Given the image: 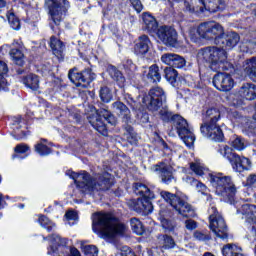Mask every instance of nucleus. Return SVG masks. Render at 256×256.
Returning <instances> with one entry per match:
<instances>
[{
    "label": "nucleus",
    "instance_id": "f257e3e1",
    "mask_svg": "<svg viewBox=\"0 0 256 256\" xmlns=\"http://www.w3.org/2000/svg\"><path fill=\"white\" fill-rule=\"evenodd\" d=\"M92 229L102 239H113L115 235H123L127 226L109 213L97 212L92 215Z\"/></svg>",
    "mask_w": 256,
    "mask_h": 256
},
{
    "label": "nucleus",
    "instance_id": "f03ea898",
    "mask_svg": "<svg viewBox=\"0 0 256 256\" xmlns=\"http://www.w3.org/2000/svg\"><path fill=\"white\" fill-rule=\"evenodd\" d=\"M68 175L73 179L74 183L84 191L89 193H95V191H105L111 187V179H109V173H104L99 177V182L91 180L87 172L76 173L68 172Z\"/></svg>",
    "mask_w": 256,
    "mask_h": 256
},
{
    "label": "nucleus",
    "instance_id": "7ed1b4c3",
    "mask_svg": "<svg viewBox=\"0 0 256 256\" xmlns=\"http://www.w3.org/2000/svg\"><path fill=\"white\" fill-rule=\"evenodd\" d=\"M198 63H208L212 71H219L225 69L227 63V51L219 47L202 48L197 53Z\"/></svg>",
    "mask_w": 256,
    "mask_h": 256
},
{
    "label": "nucleus",
    "instance_id": "20e7f679",
    "mask_svg": "<svg viewBox=\"0 0 256 256\" xmlns=\"http://www.w3.org/2000/svg\"><path fill=\"white\" fill-rule=\"evenodd\" d=\"M206 117L207 123L200 127L201 133L212 141H223V130L217 124L221 119V112L216 108H210L206 111Z\"/></svg>",
    "mask_w": 256,
    "mask_h": 256
},
{
    "label": "nucleus",
    "instance_id": "39448f33",
    "mask_svg": "<svg viewBox=\"0 0 256 256\" xmlns=\"http://www.w3.org/2000/svg\"><path fill=\"white\" fill-rule=\"evenodd\" d=\"M134 193H136V195H142V197L138 198L135 202L134 210H136L137 213H143L144 215L151 213V211H153L151 199H155V194L151 192V189H149L147 185L135 183Z\"/></svg>",
    "mask_w": 256,
    "mask_h": 256
},
{
    "label": "nucleus",
    "instance_id": "423d86ee",
    "mask_svg": "<svg viewBox=\"0 0 256 256\" xmlns=\"http://www.w3.org/2000/svg\"><path fill=\"white\" fill-rule=\"evenodd\" d=\"M88 121L101 135H107V124L117 125V118L111 114L108 110L102 109L97 111L96 109L91 110V114L88 116Z\"/></svg>",
    "mask_w": 256,
    "mask_h": 256
},
{
    "label": "nucleus",
    "instance_id": "0eeeda50",
    "mask_svg": "<svg viewBox=\"0 0 256 256\" xmlns=\"http://www.w3.org/2000/svg\"><path fill=\"white\" fill-rule=\"evenodd\" d=\"M210 183L214 187L217 195L223 197H233L237 193V188L230 176H226L223 173L210 174Z\"/></svg>",
    "mask_w": 256,
    "mask_h": 256
},
{
    "label": "nucleus",
    "instance_id": "6e6552de",
    "mask_svg": "<svg viewBox=\"0 0 256 256\" xmlns=\"http://www.w3.org/2000/svg\"><path fill=\"white\" fill-rule=\"evenodd\" d=\"M185 1L187 11L192 13H203L207 10L210 13H217V11H223L225 9V2L223 0H191Z\"/></svg>",
    "mask_w": 256,
    "mask_h": 256
},
{
    "label": "nucleus",
    "instance_id": "1a4fd4ad",
    "mask_svg": "<svg viewBox=\"0 0 256 256\" xmlns=\"http://www.w3.org/2000/svg\"><path fill=\"white\" fill-rule=\"evenodd\" d=\"M47 254L51 256H81V252L77 248L67 247V239L61 238L59 235L50 237Z\"/></svg>",
    "mask_w": 256,
    "mask_h": 256
},
{
    "label": "nucleus",
    "instance_id": "9d476101",
    "mask_svg": "<svg viewBox=\"0 0 256 256\" xmlns=\"http://www.w3.org/2000/svg\"><path fill=\"white\" fill-rule=\"evenodd\" d=\"M160 195L162 199H164L166 203H169V205H171L179 215H182V217H193V215H195L191 205L185 202V199L167 191L160 192Z\"/></svg>",
    "mask_w": 256,
    "mask_h": 256
},
{
    "label": "nucleus",
    "instance_id": "9b49d317",
    "mask_svg": "<svg viewBox=\"0 0 256 256\" xmlns=\"http://www.w3.org/2000/svg\"><path fill=\"white\" fill-rule=\"evenodd\" d=\"M172 121L177 129L180 139H182L186 147L191 149L195 144V133H193V129L189 126L187 120L181 117V115H174Z\"/></svg>",
    "mask_w": 256,
    "mask_h": 256
},
{
    "label": "nucleus",
    "instance_id": "f8f14e48",
    "mask_svg": "<svg viewBox=\"0 0 256 256\" xmlns=\"http://www.w3.org/2000/svg\"><path fill=\"white\" fill-rule=\"evenodd\" d=\"M209 213V228L219 239H227V224L223 216L219 214L215 206H211L208 209Z\"/></svg>",
    "mask_w": 256,
    "mask_h": 256
},
{
    "label": "nucleus",
    "instance_id": "ddd939ff",
    "mask_svg": "<svg viewBox=\"0 0 256 256\" xmlns=\"http://www.w3.org/2000/svg\"><path fill=\"white\" fill-rule=\"evenodd\" d=\"M197 33L202 39H215L216 45H221L220 39L224 35V30L221 24L212 21L200 24Z\"/></svg>",
    "mask_w": 256,
    "mask_h": 256
},
{
    "label": "nucleus",
    "instance_id": "4468645a",
    "mask_svg": "<svg viewBox=\"0 0 256 256\" xmlns=\"http://www.w3.org/2000/svg\"><path fill=\"white\" fill-rule=\"evenodd\" d=\"M46 7L49 11V16L51 21L55 23V25H59L63 18L65 17V13H67V9H69V1L67 0H46Z\"/></svg>",
    "mask_w": 256,
    "mask_h": 256
},
{
    "label": "nucleus",
    "instance_id": "2eb2a0df",
    "mask_svg": "<svg viewBox=\"0 0 256 256\" xmlns=\"http://www.w3.org/2000/svg\"><path fill=\"white\" fill-rule=\"evenodd\" d=\"M167 101L165 91L161 87L152 88L148 95L143 98V105L148 107L150 111H157L163 107V103Z\"/></svg>",
    "mask_w": 256,
    "mask_h": 256
},
{
    "label": "nucleus",
    "instance_id": "dca6fc26",
    "mask_svg": "<svg viewBox=\"0 0 256 256\" xmlns=\"http://www.w3.org/2000/svg\"><path fill=\"white\" fill-rule=\"evenodd\" d=\"M68 77L76 87H89V83L95 79V73L91 72V69H86L83 72H75L70 70Z\"/></svg>",
    "mask_w": 256,
    "mask_h": 256
},
{
    "label": "nucleus",
    "instance_id": "f3484780",
    "mask_svg": "<svg viewBox=\"0 0 256 256\" xmlns=\"http://www.w3.org/2000/svg\"><path fill=\"white\" fill-rule=\"evenodd\" d=\"M213 85L218 91H231L235 87V80L231 74L218 73L213 77Z\"/></svg>",
    "mask_w": 256,
    "mask_h": 256
},
{
    "label": "nucleus",
    "instance_id": "a211bd4d",
    "mask_svg": "<svg viewBox=\"0 0 256 256\" xmlns=\"http://www.w3.org/2000/svg\"><path fill=\"white\" fill-rule=\"evenodd\" d=\"M157 37L164 45L173 46L177 43V31L171 27L161 26L157 29Z\"/></svg>",
    "mask_w": 256,
    "mask_h": 256
},
{
    "label": "nucleus",
    "instance_id": "6ab92c4d",
    "mask_svg": "<svg viewBox=\"0 0 256 256\" xmlns=\"http://www.w3.org/2000/svg\"><path fill=\"white\" fill-rule=\"evenodd\" d=\"M233 171L236 173H243L244 171H251V160L245 156L239 154H233V158L230 160Z\"/></svg>",
    "mask_w": 256,
    "mask_h": 256
},
{
    "label": "nucleus",
    "instance_id": "aec40b11",
    "mask_svg": "<svg viewBox=\"0 0 256 256\" xmlns=\"http://www.w3.org/2000/svg\"><path fill=\"white\" fill-rule=\"evenodd\" d=\"M171 217H173V212H171L169 208L161 206L158 219L165 231L171 232L175 229V222L171 219Z\"/></svg>",
    "mask_w": 256,
    "mask_h": 256
},
{
    "label": "nucleus",
    "instance_id": "412c9836",
    "mask_svg": "<svg viewBox=\"0 0 256 256\" xmlns=\"http://www.w3.org/2000/svg\"><path fill=\"white\" fill-rule=\"evenodd\" d=\"M149 49H151V40L149 37L146 35L140 36L134 47L136 55H145L149 53Z\"/></svg>",
    "mask_w": 256,
    "mask_h": 256
},
{
    "label": "nucleus",
    "instance_id": "4be33fe9",
    "mask_svg": "<svg viewBox=\"0 0 256 256\" xmlns=\"http://www.w3.org/2000/svg\"><path fill=\"white\" fill-rule=\"evenodd\" d=\"M242 214L245 215L247 223H251L254 233H256V206L251 204H244L242 206Z\"/></svg>",
    "mask_w": 256,
    "mask_h": 256
},
{
    "label": "nucleus",
    "instance_id": "5701e85b",
    "mask_svg": "<svg viewBox=\"0 0 256 256\" xmlns=\"http://www.w3.org/2000/svg\"><path fill=\"white\" fill-rule=\"evenodd\" d=\"M220 44L222 47H225L226 49H233L239 43L240 37L239 34L235 32H230L226 36H221L220 37Z\"/></svg>",
    "mask_w": 256,
    "mask_h": 256
},
{
    "label": "nucleus",
    "instance_id": "b1692460",
    "mask_svg": "<svg viewBox=\"0 0 256 256\" xmlns=\"http://www.w3.org/2000/svg\"><path fill=\"white\" fill-rule=\"evenodd\" d=\"M240 97L247 99L248 101H254L256 99V85L253 83H245L239 90Z\"/></svg>",
    "mask_w": 256,
    "mask_h": 256
},
{
    "label": "nucleus",
    "instance_id": "393cba45",
    "mask_svg": "<svg viewBox=\"0 0 256 256\" xmlns=\"http://www.w3.org/2000/svg\"><path fill=\"white\" fill-rule=\"evenodd\" d=\"M49 46L52 49L53 55L57 57V59H63V52L65 51V45L59 38L55 36H51Z\"/></svg>",
    "mask_w": 256,
    "mask_h": 256
},
{
    "label": "nucleus",
    "instance_id": "a878e982",
    "mask_svg": "<svg viewBox=\"0 0 256 256\" xmlns=\"http://www.w3.org/2000/svg\"><path fill=\"white\" fill-rule=\"evenodd\" d=\"M112 109L114 113L120 115V117L124 118L125 121H129V119L131 118V111L125 106V104L120 101L114 102L112 104Z\"/></svg>",
    "mask_w": 256,
    "mask_h": 256
},
{
    "label": "nucleus",
    "instance_id": "bb28decb",
    "mask_svg": "<svg viewBox=\"0 0 256 256\" xmlns=\"http://www.w3.org/2000/svg\"><path fill=\"white\" fill-rule=\"evenodd\" d=\"M142 19L145 29H147L149 33H155V31H157V20H155V17L149 13H144Z\"/></svg>",
    "mask_w": 256,
    "mask_h": 256
},
{
    "label": "nucleus",
    "instance_id": "cd10ccee",
    "mask_svg": "<svg viewBox=\"0 0 256 256\" xmlns=\"http://www.w3.org/2000/svg\"><path fill=\"white\" fill-rule=\"evenodd\" d=\"M108 73L110 77L117 82L119 87H125V77H123L121 71H119L115 66H110L108 68Z\"/></svg>",
    "mask_w": 256,
    "mask_h": 256
},
{
    "label": "nucleus",
    "instance_id": "c85d7f7f",
    "mask_svg": "<svg viewBox=\"0 0 256 256\" xmlns=\"http://www.w3.org/2000/svg\"><path fill=\"white\" fill-rule=\"evenodd\" d=\"M243 70L249 77H256V57H252L244 62Z\"/></svg>",
    "mask_w": 256,
    "mask_h": 256
},
{
    "label": "nucleus",
    "instance_id": "c756f323",
    "mask_svg": "<svg viewBox=\"0 0 256 256\" xmlns=\"http://www.w3.org/2000/svg\"><path fill=\"white\" fill-rule=\"evenodd\" d=\"M23 83L32 91H37L39 89V77L35 74H29L23 79Z\"/></svg>",
    "mask_w": 256,
    "mask_h": 256
},
{
    "label": "nucleus",
    "instance_id": "7c9ffc66",
    "mask_svg": "<svg viewBox=\"0 0 256 256\" xmlns=\"http://www.w3.org/2000/svg\"><path fill=\"white\" fill-rule=\"evenodd\" d=\"M162 182L169 185L175 177H173V168L171 166H164L160 170Z\"/></svg>",
    "mask_w": 256,
    "mask_h": 256
},
{
    "label": "nucleus",
    "instance_id": "2f4dec72",
    "mask_svg": "<svg viewBox=\"0 0 256 256\" xmlns=\"http://www.w3.org/2000/svg\"><path fill=\"white\" fill-rule=\"evenodd\" d=\"M190 169L195 173V175H199L200 177H203V175H206L207 168L201 163V160H195V162L190 163Z\"/></svg>",
    "mask_w": 256,
    "mask_h": 256
},
{
    "label": "nucleus",
    "instance_id": "473e14b6",
    "mask_svg": "<svg viewBox=\"0 0 256 256\" xmlns=\"http://www.w3.org/2000/svg\"><path fill=\"white\" fill-rule=\"evenodd\" d=\"M230 147L232 150L235 151H245V148L247 147V142H245V139L236 136L234 139L230 141Z\"/></svg>",
    "mask_w": 256,
    "mask_h": 256
},
{
    "label": "nucleus",
    "instance_id": "72a5a7b5",
    "mask_svg": "<svg viewBox=\"0 0 256 256\" xmlns=\"http://www.w3.org/2000/svg\"><path fill=\"white\" fill-rule=\"evenodd\" d=\"M7 72V64L0 61V89H3V91H7V80L5 79V77H7Z\"/></svg>",
    "mask_w": 256,
    "mask_h": 256
},
{
    "label": "nucleus",
    "instance_id": "f704fd0d",
    "mask_svg": "<svg viewBox=\"0 0 256 256\" xmlns=\"http://www.w3.org/2000/svg\"><path fill=\"white\" fill-rule=\"evenodd\" d=\"M147 77L150 81H152V83H159V81H161V74H159V67L157 65L150 66Z\"/></svg>",
    "mask_w": 256,
    "mask_h": 256
},
{
    "label": "nucleus",
    "instance_id": "c9c22d12",
    "mask_svg": "<svg viewBox=\"0 0 256 256\" xmlns=\"http://www.w3.org/2000/svg\"><path fill=\"white\" fill-rule=\"evenodd\" d=\"M217 151L224 157V159H228L230 162L233 159V155H235V153H233V148L227 145H220Z\"/></svg>",
    "mask_w": 256,
    "mask_h": 256
},
{
    "label": "nucleus",
    "instance_id": "e433bc0d",
    "mask_svg": "<svg viewBox=\"0 0 256 256\" xmlns=\"http://www.w3.org/2000/svg\"><path fill=\"white\" fill-rule=\"evenodd\" d=\"M10 56L12 61L20 67L23 66V63H25V61L23 60V52H21V50L19 49H12L10 51Z\"/></svg>",
    "mask_w": 256,
    "mask_h": 256
},
{
    "label": "nucleus",
    "instance_id": "4c0bfd02",
    "mask_svg": "<svg viewBox=\"0 0 256 256\" xmlns=\"http://www.w3.org/2000/svg\"><path fill=\"white\" fill-rule=\"evenodd\" d=\"M7 19L10 24V26L15 30L19 31L21 29V22L19 21V18L16 17L14 12L9 11L7 13Z\"/></svg>",
    "mask_w": 256,
    "mask_h": 256
},
{
    "label": "nucleus",
    "instance_id": "58836bf2",
    "mask_svg": "<svg viewBox=\"0 0 256 256\" xmlns=\"http://www.w3.org/2000/svg\"><path fill=\"white\" fill-rule=\"evenodd\" d=\"M185 181H186V183H189L190 185H192V187H196V189L200 193H202V194L207 193V186H205V184L197 181L196 179H194L192 177H186Z\"/></svg>",
    "mask_w": 256,
    "mask_h": 256
},
{
    "label": "nucleus",
    "instance_id": "ea45409f",
    "mask_svg": "<svg viewBox=\"0 0 256 256\" xmlns=\"http://www.w3.org/2000/svg\"><path fill=\"white\" fill-rule=\"evenodd\" d=\"M130 225L132 227V231H134L136 235H143V233L145 232L143 223H141L140 220L137 218H132L130 220Z\"/></svg>",
    "mask_w": 256,
    "mask_h": 256
},
{
    "label": "nucleus",
    "instance_id": "a19ab883",
    "mask_svg": "<svg viewBox=\"0 0 256 256\" xmlns=\"http://www.w3.org/2000/svg\"><path fill=\"white\" fill-rule=\"evenodd\" d=\"M164 73L166 81L171 83V85H174V83L177 81V70H175L173 67H168L164 70Z\"/></svg>",
    "mask_w": 256,
    "mask_h": 256
},
{
    "label": "nucleus",
    "instance_id": "79ce46f5",
    "mask_svg": "<svg viewBox=\"0 0 256 256\" xmlns=\"http://www.w3.org/2000/svg\"><path fill=\"white\" fill-rule=\"evenodd\" d=\"M158 239L164 249H173L175 247V240L170 236H160Z\"/></svg>",
    "mask_w": 256,
    "mask_h": 256
},
{
    "label": "nucleus",
    "instance_id": "37998d69",
    "mask_svg": "<svg viewBox=\"0 0 256 256\" xmlns=\"http://www.w3.org/2000/svg\"><path fill=\"white\" fill-rule=\"evenodd\" d=\"M38 221L41 227H44V229H47V231H53V228L55 227V223L49 220L47 216H40Z\"/></svg>",
    "mask_w": 256,
    "mask_h": 256
},
{
    "label": "nucleus",
    "instance_id": "c03bdc74",
    "mask_svg": "<svg viewBox=\"0 0 256 256\" xmlns=\"http://www.w3.org/2000/svg\"><path fill=\"white\" fill-rule=\"evenodd\" d=\"M100 98L103 103H109L111 99H113V94H111V90L107 87H102L100 90Z\"/></svg>",
    "mask_w": 256,
    "mask_h": 256
},
{
    "label": "nucleus",
    "instance_id": "a18cd8bd",
    "mask_svg": "<svg viewBox=\"0 0 256 256\" xmlns=\"http://www.w3.org/2000/svg\"><path fill=\"white\" fill-rule=\"evenodd\" d=\"M176 56H177V54H175V53H165L161 56V61L165 65H169L170 67H173Z\"/></svg>",
    "mask_w": 256,
    "mask_h": 256
},
{
    "label": "nucleus",
    "instance_id": "49530a36",
    "mask_svg": "<svg viewBox=\"0 0 256 256\" xmlns=\"http://www.w3.org/2000/svg\"><path fill=\"white\" fill-rule=\"evenodd\" d=\"M35 151L36 153L45 156V155H50L51 154V148H49L48 146L45 145V143L41 142L38 143L35 146Z\"/></svg>",
    "mask_w": 256,
    "mask_h": 256
},
{
    "label": "nucleus",
    "instance_id": "de8ad7c7",
    "mask_svg": "<svg viewBox=\"0 0 256 256\" xmlns=\"http://www.w3.org/2000/svg\"><path fill=\"white\" fill-rule=\"evenodd\" d=\"M82 249L86 256H98L99 255V249L95 245H86V246H83Z\"/></svg>",
    "mask_w": 256,
    "mask_h": 256
},
{
    "label": "nucleus",
    "instance_id": "09e8293b",
    "mask_svg": "<svg viewBox=\"0 0 256 256\" xmlns=\"http://www.w3.org/2000/svg\"><path fill=\"white\" fill-rule=\"evenodd\" d=\"M185 65H187V61H185V58L176 54V57L174 59V64L172 65V67H176V69H183Z\"/></svg>",
    "mask_w": 256,
    "mask_h": 256
},
{
    "label": "nucleus",
    "instance_id": "8fccbe9b",
    "mask_svg": "<svg viewBox=\"0 0 256 256\" xmlns=\"http://www.w3.org/2000/svg\"><path fill=\"white\" fill-rule=\"evenodd\" d=\"M128 105H130V107H132V109H136V110H141V103L137 102V100H134L131 96H128Z\"/></svg>",
    "mask_w": 256,
    "mask_h": 256
},
{
    "label": "nucleus",
    "instance_id": "3c124183",
    "mask_svg": "<svg viewBox=\"0 0 256 256\" xmlns=\"http://www.w3.org/2000/svg\"><path fill=\"white\" fill-rule=\"evenodd\" d=\"M65 219L66 221H77L78 219L77 212L73 210L67 211L65 214Z\"/></svg>",
    "mask_w": 256,
    "mask_h": 256
},
{
    "label": "nucleus",
    "instance_id": "603ef678",
    "mask_svg": "<svg viewBox=\"0 0 256 256\" xmlns=\"http://www.w3.org/2000/svg\"><path fill=\"white\" fill-rule=\"evenodd\" d=\"M15 153H27V151H29V146H27L26 144H18L15 148H14Z\"/></svg>",
    "mask_w": 256,
    "mask_h": 256
},
{
    "label": "nucleus",
    "instance_id": "864d4df0",
    "mask_svg": "<svg viewBox=\"0 0 256 256\" xmlns=\"http://www.w3.org/2000/svg\"><path fill=\"white\" fill-rule=\"evenodd\" d=\"M185 227L188 231H193V229H197V222H195V220L188 219L185 221Z\"/></svg>",
    "mask_w": 256,
    "mask_h": 256
},
{
    "label": "nucleus",
    "instance_id": "5fc2aeb1",
    "mask_svg": "<svg viewBox=\"0 0 256 256\" xmlns=\"http://www.w3.org/2000/svg\"><path fill=\"white\" fill-rule=\"evenodd\" d=\"M130 1L135 11H137V13H141V11H143V4H141V1L139 0H130Z\"/></svg>",
    "mask_w": 256,
    "mask_h": 256
},
{
    "label": "nucleus",
    "instance_id": "6e6d98bb",
    "mask_svg": "<svg viewBox=\"0 0 256 256\" xmlns=\"http://www.w3.org/2000/svg\"><path fill=\"white\" fill-rule=\"evenodd\" d=\"M194 237L195 239H197L198 241H207V239H209V236L201 233V232H195L194 233Z\"/></svg>",
    "mask_w": 256,
    "mask_h": 256
},
{
    "label": "nucleus",
    "instance_id": "4d7b16f0",
    "mask_svg": "<svg viewBox=\"0 0 256 256\" xmlns=\"http://www.w3.org/2000/svg\"><path fill=\"white\" fill-rule=\"evenodd\" d=\"M121 255L122 256H133V253L131 252V248L128 246H123L121 249Z\"/></svg>",
    "mask_w": 256,
    "mask_h": 256
},
{
    "label": "nucleus",
    "instance_id": "13d9d810",
    "mask_svg": "<svg viewBox=\"0 0 256 256\" xmlns=\"http://www.w3.org/2000/svg\"><path fill=\"white\" fill-rule=\"evenodd\" d=\"M125 69H128V71H135V64H133V61L127 60L124 64Z\"/></svg>",
    "mask_w": 256,
    "mask_h": 256
},
{
    "label": "nucleus",
    "instance_id": "bf43d9fd",
    "mask_svg": "<svg viewBox=\"0 0 256 256\" xmlns=\"http://www.w3.org/2000/svg\"><path fill=\"white\" fill-rule=\"evenodd\" d=\"M244 132L246 135H256V129L253 127V125L246 128Z\"/></svg>",
    "mask_w": 256,
    "mask_h": 256
},
{
    "label": "nucleus",
    "instance_id": "052dcab7",
    "mask_svg": "<svg viewBox=\"0 0 256 256\" xmlns=\"http://www.w3.org/2000/svg\"><path fill=\"white\" fill-rule=\"evenodd\" d=\"M247 183L249 185H253V183H256V175H250L247 179Z\"/></svg>",
    "mask_w": 256,
    "mask_h": 256
},
{
    "label": "nucleus",
    "instance_id": "680f3d73",
    "mask_svg": "<svg viewBox=\"0 0 256 256\" xmlns=\"http://www.w3.org/2000/svg\"><path fill=\"white\" fill-rule=\"evenodd\" d=\"M159 114H160L162 117H167V115H169V112H168L166 109H164V110H160V111H159Z\"/></svg>",
    "mask_w": 256,
    "mask_h": 256
},
{
    "label": "nucleus",
    "instance_id": "e2e57ef3",
    "mask_svg": "<svg viewBox=\"0 0 256 256\" xmlns=\"http://www.w3.org/2000/svg\"><path fill=\"white\" fill-rule=\"evenodd\" d=\"M5 207V201H3V196L0 194V209H3Z\"/></svg>",
    "mask_w": 256,
    "mask_h": 256
},
{
    "label": "nucleus",
    "instance_id": "0e129e2a",
    "mask_svg": "<svg viewBox=\"0 0 256 256\" xmlns=\"http://www.w3.org/2000/svg\"><path fill=\"white\" fill-rule=\"evenodd\" d=\"M5 5H7V2H5V0H0V9H3Z\"/></svg>",
    "mask_w": 256,
    "mask_h": 256
},
{
    "label": "nucleus",
    "instance_id": "69168bd1",
    "mask_svg": "<svg viewBox=\"0 0 256 256\" xmlns=\"http://www.w3.org/2000/svg\"><path fill=\"white\" fill-rule=\"evenodd\" d=\"M190 39H191V41H193L194 43H197V38H195V37L193 36V34H190Z\"/></svg>",
    "mask_w": 256,
    "mask_h": 256
},
{
    "label": "nucleus",
    "instance_id": "338daca9",
    "mask_svg": "<svg viewBox=\"0 0 256 256\" xmlns=\"http://www.w3.org/2000/svg\"><path fill=\"white\" fill-rule=\"evenodd\" d=\"M129 143H131L132 145H137V140L134 139V140H129Z\"/></svg>",
    "mask_w": 256,
    "mask_h": 256
},
{
    "label": "nucleus",
    "instance_id": "774afa93",
    "mask_svg": "<svg viewBox=\"0 0 256 256\" xmlns=\"http://www.w3.org/2000/svg\"><path fill=\"white\" fill-rule=\"evenodd\" d=\"M252 46H253V42H249L248 47H252Z\"/></svg>",
    "mask_w": 256,
    "mask_h": 256
}]
</instances>
